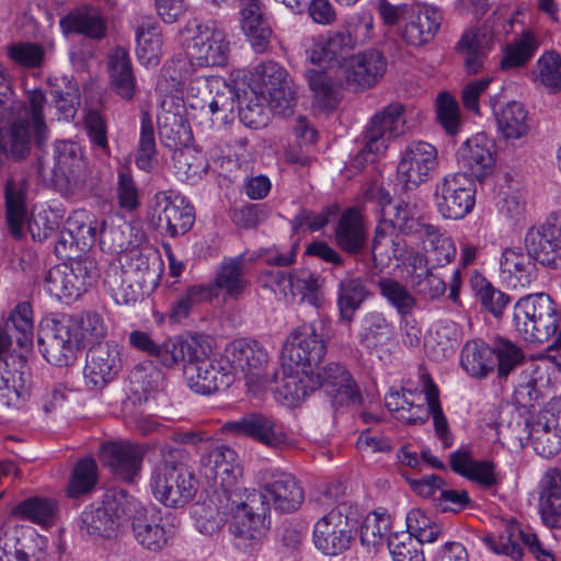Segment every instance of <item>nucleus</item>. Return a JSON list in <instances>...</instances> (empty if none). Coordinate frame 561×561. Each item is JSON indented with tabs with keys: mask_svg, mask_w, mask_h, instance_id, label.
<instances>
[{
	"mask_svg": "<svg viewBox=\"0 0 561 561\" xmlns=\"http://www.w3.org/2000/svg\"><path fill=\"white\" fill-rule=\"evenodd\" d=\"M539 512L550 528L561 527V470L549 468L540 481Z\"/></svg>",
	"mask_w": 561,
	"mask_h": 561,
	"instance_id": "41",
	"label": "nucleus"
},
{
	"mask_svg": "<svg viewBox=\"0 0 561 561\" xmlns=\"http://www.w3.org/2000/svg\"><path fill=\"white\" fill-rule=\"evenodd\" d=\"M204 340L188 363L184 364V378L191 390L209 396L229 388L233 382L232 366L229 359H211Z\"/></svg>",
	"mask_w": 561,
	"mask_h": 561,
	"instance_id": "7",
	"label": "nucleus"
},
{
	"mask_svg": "<svg viewBox=\"0 0 561 561\" xmlns=\"http://www.w3.org/2000/svg\"><path fill=\"white\" fill-rule=\"evenodd\" d=\"M130 494L124 490L108 491L98 506L85 508L80 517V529L92 537H111L126 518Z\"/></svg>",
	"mask_w": 561,
	"mask_h": 561,
	"instance_id": "12",
	"label": "nucleus"
},
{
	"mask_svg": "<svg viewBox=\"0 0 561 561\" xmlns=\"http://www.w3.org/2000/svg\"><path fill=\"white\" fill-rule=\"evenodd\" d=\"M460 365L470 377L486 378L495 368L493 345L478 339L467 341L461 350Z\"/></svg>",
	"mask_w": 561,
	"mask_h": 561,
	"instance_id": "49",
	"label": "nucleus"
},
{
	"mask_svg": "<svg viewBox=\"0 0 561 561\" xmlns=\"http://www.w3.org/2000/svg\"><path fill=\"white\" fill-rule=\"evenodd\" d=\"M227 357L232 366V375L239 369L251 381L260 378L268 363V353L256 340L238 339L227 347Z\"/></svg>",
	"mask_w": 561,
	"mask_h": 561,
	"instance_id": "35",
	"label": "nucleus"
},
{
	"mask_svg": "<svg viewBox=\"0 0 561 561\" xmlns=\"http://www.w3.org/2000/svg\"><path fill=\"white\" fill-rule=\"evenodd\" d=\"M201 472L216 490L230 496L241 476V467L238 462L237 453L226 445H218L201 457Z\"/></svg>",
	"mask_w": 561,
	"mask_h": 561,
	"instance_id": "26",
	"label": "nucleus"
},
{
	"mask_svg": "<svg viewBox=\"0 0 561 561\" xmlns=\"http://www.w3.org/2000/svg\"><path fill=\"white\" fill-rule=\"evenodd\" d=\"M403 114L404 106L393 102L371 118L365 131V146L354 160L356 168L375 162L379 156L386 152L389 141L405 131Z\"/></svg>",
	"mask_w": 561,
	"mask_h": 561,
	"instance_id": "8",
	"label": "nucleus"
},
{
	"mask_svg": "<svg viewBox=\"0 0 561 561\" xmlns=\"http://www.w3.org/2000/svg\"><path fill=\"white\" fill-rule=\"evenodd\" d=\"M203 335H192L186 339L181 336L167 339L158 344L152 357L167 368H172L181 362L185 364L192 358L203 341Z\"/></svg>",
	"mask_w": 561,
	"mask_h": 561,
	"instance_id": "52",
	"label": "nucleus"
},
{
	"mask_svg": "<svg viewBox=\"0 0 561 561\" xmlns=\"http://www.w3.org/2000/svg\"><path fill=\"white\" fill-rule=\"evenodd\" d=\"M370 297L371 293L366 280L360 276L347 273L336 286V307L340 321L352 323L356 312Z\"/></svg>",
	"mask_w": 561,
	"mask_h": 561,
	"instance_id": "38",
	"label": "nucleus"
},
{
	"mask_svg": "<svg viewBox=\"0 0 561 561\" xmlns=\"http://www.w3.org/2000/svg\"><path fill=\"white\" fill-rule=\"evenodd\" d=\"M306 78L319 108L333 110L337 104V88L323 70H309Z\"/></svg>",
	"mask_w": 561,
	"mask_h": 561,
	"instance_id": "64",
	"label": "nucleus"
},
{
	"mask_svg": "<svg viewBox=\"0 0 561 561\" xmlns=\"http://www.w3.org/2000/svg\"><path fill=\"white\" fill-rule=\"evenodd\" d=\"M525 248L540 264L561 267V211L551 213L541 225L530 228Z\"/></svg>",
	"mask_w": 561,
	"mask_h": 561,
	"instance_id": "21",
	"label": "nucleus"
},
{
	"mask_svg": "<svg viewBox=\"0 0 561 561\" xmlns=\"http://www.w3.org/2000/svg\"><path fill=\"white\" fill-rule=\"evenodd\" d=\"M437 167V150L426 141H412L402 151L398 164V176L407 190L427 181Z\"/></svg>",
	"mask_w": 561,
	"mask_h": 561,
	"instance_id": "29",
	"label": "nucleus"
},
{
	"mask_svg": "<svg viewBox=\"0 0 561 561\" xmlns=\"http://www.w3.org/2000/svg\"><path fill=\"white\" fill-rule=\"evenodd\" d=\"M451 470L484 488L499 483L495 465L489 460H476L468 449H458L450 454Z\"/></svg>",
	"mask_w": 561,
	"mask_h": 561,
	"instance_id": "44",
	"label": "nucleus"
},
{
	"mask_svg": "<svg viewBox=\"0 0 561 561\" xmlns=\"http://www.w3.org/2000/svg\"><path fill=\"white\" fill-rule=\"evenodd\" d=\"M136 54L140 64L146 67L157 66L162 53V36L159 28L150 23L136 30Z\"/></svg>",
	"mask_w": 561,
	"mask_h": 561,
	"instance_id": "59",
	"label": "nucleus"
},
{
	"mask_svg": "<svg viewBox=\"0 0 561 561\" xmlns=\"http://www.w3.org/2000/svg\"><path fill=\"white\" fill-rule=\"evenodd\" d=\"M0 334L3 335L8 343L5 353L10 348L13 340L23 348L32 344L33 340V319L30 304H19L10 313V317L0 325Z\"/></svg>",
	"mask_w": 561,
	"mask_h": 561,
	"instance_id": "50",
	"label": "nucleus"
},
{
	"mask_svg": "<svg viewBox=\"0 0 561 561\" xmlns=\"http://www.w3.org/2000/svg\"><path fill=\"white\" fill-rule=\"evenodd\" d=\"M254 79L261 99L275 108H289L296 99V90L287 70L274 60H266L254 68Z\"/></svg>",
	"mask_w": 561,
	"mask_h": 561,
	"instance_id": "24",
	"label": "nucleus"
},
{
	"mask_svg": "<svg viewBox=\"0 0 561 561\" xmlns=\"http://www.w3.org/2000/svg\"><path fill=\"white\" fill-rule=\"evenodd\" d=\"M125 263L118 267L137 283L152 282L157 277L158 255L150 249H130L125 254Z\"/></svg>",
	"mask_w": 561,
	"mask_h": 561,
	"instance_id": "56",
	"label": "nucleus"
},
{
	"mask_svg": "<svg viewBox=\"0 0 561 561\" xmlns=\"http://www.w3.org/2000/svg\"><path fill=\"white\" fill-rule=\"evenodd\" d=\"M152 218L171 238L185 234L194 225V207L178 191L167 190L153 196Z\"/></svg>",
	"mask_w": 561,
	"mask_h": 561,
	"instance_id": "17",
	"label": "nucleus"
},
{
	"mask_svg": "<svg viewBox=\"0 0 561 561\" xmlns=\"http://www.w3.org/2000/svg\"><path fill=\"white\" fill-rule=\"evenodd\" d=\"M458 162L470 174L482 181L495 167L494 142L484 133H478L467 139L458 149Z\"/></svg>",
	"mask_w": 561,
	"mask_h": 561,
	"instance_id": "33",
	"label": "nucleus"
},
{
	"mask_svg": "<svg viewBox=\"0 0 561 561\" xmlns=\"http://www.w3.org/2000/svg\"><path fill=\"white\" fill-rule=\"evenodd\" d=\"M104 285L118 305L136 302L141 297L145 283H137L117 265H111L105 273Z\"/></svg>",
	"mask_w": 561,
	"mask_h": 561,
	"instance_id": "53",
	"label": "nucleus"
},
{
	"mask_svg": "<svg viewBox=\"0 0 561 561\" xmlns=\"http://www.w3.org/2000/svg\"><path fill=\"white\" fill-rule=\"evenodd\" d=\"M45 102V94L41 90H33L28 93L30 119H18L11 126L9 152L14 159H22L30 152L32 133L37 144L41 145L46 130L42 115Z\"/></svg>",
	"mask_w": 561,
	"mask_h": 561,
	"instance_id": "27",
	"label": "nucleus"
},
{
	"mask_svg": "<svg viewBox=\"0 0 561 561\" xmlns=\"http://www.w3.org/2000/svg\"><path fill=\"white\" fill-rule=\"evenodd\" d=\"M358 512L346 503L339 504L313 526L314 547L325 556H339L348 550L357 535Z\"/></svg>",
	"mask_w": 561,
	"mask_h": 561,
	"instance_id": "6",
	"label": "nucleus"
},
{
	"mask_svg": "<svg viewBox=\"0 0 561 561\" xmlns=\"http://www.w3.org/2000/svg\"><path fill=\"white\" fill-rule=\"evenodd\" d=\"M405 20L401 34L403 41L409 45L420 46L435 37L443 22V12L428 3L412 2Z\"/></svg>",
	"mask_w": 561,
	"mask_h": 561,
	"instance_id": "32",
	"label": "nucleus"
},
{
	"mask_svg": "<svg viewBox=\"0 0 561 561\" xmlns=\"http://www.w3.org/2000/svg\"><path fill=\"white\" fill-rule=\"evenodd\" d=\"M213 297V288L207 285H194L188 287L185 293L172 302L169 311L170 321L182 322L190 316L195 306L211 300Z\"/></svg>",
	"mask_w": 561,
	"mask_h": 561,
	"instance_id": "63",
	"label": "nucleus"
},
{
	"mask_svg": "<svg viewBox=\"0 0 561 561\" xmlns=\"http://www.w3.org/2000/svg\"><path fill=\"white\" fill-rule=\"evenodd\" d=\"M470 287L483 308L495 318L502 317L510 297L495 288L481 273L474 271L470 277Z\"/></svg>",
	"mask_w": 561,
	"mask_h": 561,
	"instance_id": "58",
	"label": "nucleus"
},
{
	"mask_svg": "<svg viewBox=\"0 0 561 561\" xmlns=\"http://www.w3.org/2000/svg\"><path fill=\"white\" fill-rule=\"evenodd\" d=\"M535 259L522 248H506L500 259V279L512 289L528 288L537 278Z\"/></svg>",
	"mask_w": 561,
	"mask_h": 561,
	"instance_id": "36",
	"label": "nucleus"
},
{
	"mask_svg": "<svg viewBox=\"0 0 561 561\" xmlns=\"http://www.w3.org/2000/svg\"><path fill=\"white\" fill-rule=\"evenodd\" d=\"M394 327L382 312L369 311L360 320L359 344L369 352L379 351L392 342Z\"/></svg>",
	"mask_w": 561,
	"mask_h": 561,
	"instance_id": "45",
	"label": "nucleus"
},
{
	"mask_svg": "<svg viewBox=\"0 0 561 561\" xmlns=\"http://www.w3.org/2000/svg\"><path fill=\"white\" fill-rule=\"evenodd\" d=\"M327 353L322 337L313 324L305 323L291 331L287 336L280 353L282 367L302 371L313 370Z\"/></svg>",
	"mask_w": 561,
	"mask_h": 561,
	"instance_id": "11",
	"label": "nucleus"
},
{
	"mask_svg": "<svg viewBox=\"0 0 561 561\" xmlns=\"http://www.w3.org/2000/svg\"><path fill=\"white\" fill-rule=\"evenodd\" d=\"M527 440L536 454L543 458L561 449V401H551L525 424Z\"/></svg>",
	"mask_w": 561,
	"mask_h": 561,
	"instance_id": "19",
	"label": "nucleus"
},
{
	"mask_svg": "<svg viewBox=\"0 0 561 561\" xmlns=\"http://www.w3.org/2000/svg\"><path fill=\"white\" fill-rule=\"evenodd\" d=\"M425 224L417 218L415 207L408 202L401 201L392 207L385 208L373 239L371 259L375 266L379 265V259L380 263L383 256L390 259L388 247L391 245V239L399 236L397 231L416 237Z\"/></svg>",
	"mask_w": 561,
	"mask_h": 561,
	"instance_id": "9",
	"label": "nucleus"
},
{
	"mask_svg": "<svg viewBox=\"0 0 561 561\" xmlns=\"http://www.w3.org/2000/svg\"><path fill=\"white\" fill-rule=\"evenodd\" d=\"M98 276L95 261L81 257L49 268L45 285L50 295L58 299H77L92 286Z\"/></svg>",
	"mask_w": 561,
	"mask_h": 561,
	"instance_id": "10",
	"label": "nucleus"
},
{
	"mask_svg": "<svg viewBox=\"0 0 561 561\" xmlns=\"http://www.w3.org/2000/svg\"><path fill=\"white\" fill-rule=\"evenodd\" d=\"M27 181L23 175H14L8 179L4 186V199L7 222L14 238L23 236L25 224L33 240L44 241L60 227V217L51 209L34 211L27 220L26 210Z\"/></svg>",
	"mask_w": 561,
	"mask_h": 561,
	"instance_id": "2",
	"label": "nucleus"
},
{
	"mask_svg": "<svg viewBox=\"0 0 561 561\" xmlns=\"http://www.w3.org/2000/svg\"><path fill=\"white\" fill-rule=\"evenodd\" d=\"M125 520H130L136 541L150 551H159L175 535V518L164 523L130 495Z\"/></svg>",
	"mask_w": 561,
	"mask_h": 561,
	"instance_id": "15",
	"label": "nucleus"
},
{
	"mask_svg": "<svg viewBox=\"0 0 561 561\" xmlns=\"http://www.w3.org/2000/svg\"><path fill=\"white\" fill-rule=\"evenodd\" d=\"M261 494L267 505L282 513H291L304 502V490L297 479L279 468L266 467L256 474Z\"/></svg>",
	"mask_w": 561,
	"mask_h": 561,
	"instance_id": "16",
	"label": "nucleus"
},
{
	"mask_svg": "<svg viewBox=\"0 0 561 561\" xmlns=\"http://www.w3.org/2000/svg\"><path fill=\"white\" fill-rule=\"evenodd\" d=\"M185 103L196 112L191 114L193 119L213 126L216 122H228L237 106L238 95L231 85L199 76L188 81Z\"/></svg>",
	"mask_w": 561,
	"mask_h": 561,
	"instance_id": "3",
	"label": "nucleus"
},
{
	"mask_svg": "<svg viewBox=\"0 0 561 561\" xmlns=\"http://www.w3.org/2000/svg\"><path fill=\"white\" fill-rule=\"evenodd\" d=\"M311 387L323 389L337 410L351 404H359L362 394L350 371L340 363H329L320 371H314Z\"/></svg>",
	"mask_w": 561,
	"mask_h": 561,
	"instance_id": "28",
	"label": "nucleus"
},
{
	"mask_svg": "<svg viewBox=\"0 0 561 561\" xmlns=\"http://www.w3.org/2000/svg\"><path fill=\"white\" fill-rule=\"evenodd\" d=\"M7 339L0 334V402L7 408L20 409L28 391L21 368L23 362L5 353Z\"/></svg>",
	"mask_w": 561,
	"mask_h": 561,
	"instance_id": "31",
	"label": "nucleus"
},
{
	"mask_svg": "<svg viewBox=\"0 0 561 561\" xmlns=\"http://www.w3.org/2000/svg\"><path fill=\"white\" fill-rule=\"evenodd\" d=\"M293 289L289 297H299L300 301L307 302L316 308L323 304L321 294L322 280L308 270L294 271Z\"/></svg>",
	"mask_w": 561,
	"mask_h": 561,
	"instance_id": "62",
	"label": "nucleus"
},
{
	"mask_svg": "<svg viewBox=\"0 0 561 561\" xmlns=\"http://www.w3.org/2000/svg\"><path fill=\"white\" fill-rule=\"evenodd\" d=\"M285 377L283 379L279 392L284 396L287 404H295L305 400L317 387H311V380L314 379V370L302 371L298 369L290 371L283 368Z\"/></svg>",
	"mask_w": 561,
	"mask_h": 561,
	"instance_id": "61",
	"label": "nucleus"
},
{
	"mask_svg": "<svg viewBox=\"0 0 561 561\" xmlns=\"http://www.w3.org/2000/svg\"><path fill=\"white\" fill-rule=\"evenodd\" d=\"M496 122L504 140L514 147H520L530 130L528 112L525 105L517 101L508 102L496 114Z\"/></svg>",
	"mask_w": 561,
	"mask_h": 561,
	"instance_id": "42",
	"label": "nucleus"
},
{
	"mask_svg": "<svg viewBox=\"0 0 561 561\" xmlns=\"http://www.w3.org/2000/svg\"><path fill=\"white\" fill-rule=\"evenodd\" d=\"M267 512V502L261 493L255 491L249 494L244 502L237 504L229 529L239 540V546L247 548L260 540Z\"/></svg>",
	"mask_w": 561,
	"mask_h": 561,
	"instance_id": "22",
	"label": "nucleus"
},
{
	"mask_svg": "<svg viewBox=\"0 0 561 561\" xmlns=\"http://www.w3.org/2000/svg\"><path fill=\"white\" fill-rule=\"evenodd\" d=\"M229 43L225 32L214 21L195 26L186 54L199 67L225 66L228 61Z\"/></svg>",
	"mask_w": 561,
	"mask_h": 561,
	"instance_id": "20",
	"label": "nucleus"
},
{
	"mask_svg": "<svg viewBox=\"0 0 561 561\" xmlns=\"http://www.w3.org/2000/svg\"><path fill=\"white\" fill-rule=\"evenodd\" d=\"M415 238L422 243L425 253L428 254L433 267L444 266L455 257L454 241L442 228L425 224Z\"/></svg>",
	"mask_w": 561,
	"mask_h": 561,
	"instance_id": "48",
	"label": "nucleus"
},
{
	"mask_svg": "<svg viewBox=\"0 0 561 561\" xmlns=\"http://www.w3.org/2000/svg\"><path fill=\"white\" fill-rule=\"evenodd\" d=\"M106 332V324L96 312H88L81 318L62 313L46 322L38 335L37 346L49 364L66 367L77 359L85 340H101Z\"/></svg>",
	"mask_w": 561,
	"mask_h": 561,
	"instance_id": "1",
	"label": "nucleus"
},
{
	"mask_svg": "<svg viewBox=\"0 0 561 561\" xmlns=\"http://www.w3.org/2000/svg\"><path fill=\"white\" fill-rule=\"evenodd\" d=\"M56 502L39 496H33L18 504L12 514L21 519L30 520L41 526H48L53 523L56 514Z\"/></svg>",
	"mask_w": 561,
	"mask_h": 561,
	"instance_id": "60",
	"label": "nucleus"
},
{
	"mask_svg": "<svg viewBox=\"0 0 561 561\" xmlns=\"http://www.w3.org/2000/svg\"><path fill=\"white\" fill-rule=\"evenodd\" d=\"M378 288L381 297L396 310L400 319L411 317L417 308L416 297L399 280L382 277L378 280Z\"/></svg>",
	"mask_w": 561,
	"mask_h": 561,
	"instance_id": "55",
	"label": "nucleus"
},
{
	"mask_svg": "<svg viewBox=\"0 0 561 561\" xmlns=\"http://www.w3.org/2000/svg\"><path fill=\"white\" fill-rule=\"evenodd\" d=\"M108 72L113 90L124 100H131L136 93V78L128 51L114 47L108 53Z\"/></svg>",
	"mask_w": 561,
	"mask_h": 561,
	"instance_id": "47",
	"label": "nucleus"
},
{
	"mask_svg": "<svg viewBox=\"0 0 561 561\" xmlns=\"http://www.w3.org/2000/svg\"><path fill=\"white\" fill-rule=\"evenodd\" d=\"M54 168L47 170L38 159L37 172L44 180L65 181L72 187H81L90 176V169L79 144L59 140L54 145Z\"/></svg>",
	"mask_w": 561,
	"mask_h": 561,
	"instance_id": "14",
	"label": "nucleus"
},
{
	"mask_svg": "<svg viewBox=\"0 0 561 561\" xmlns=\"http://www.w3.org/2000/svg\"><path fill=\"white\" fill-rule=\"evenodd\" d=\"M541 46L540 33L534 27H525L512 42L503 47L499 61L502 70L525 67Z\"/></svg>",
	"mask_w": 561,
	"mask_h": 561,
	"instance_id": "39",
	"label": "nucleus"
},
{
	"mask_svg": "<svg viewBox=\"0 0 561 561\" xmlns=\"http://www.w3.org/2000/svg\"><path fill=\"white\" fill-rule=\"evenodd\" d=\"M528 78L548 94L561 91V54L554 49L545 50L531 66Z\"/></svg>",
	"mask_w": 561,
	"mask_h": 561,
	"instance_id": "46",
	"label": "nucleus"
},
{
	"mask_svg": "<svg viewBox=\"0 0 561 561\" xmlns=\"http://www.w3.org/2000/svg\"><path fill=\"white\" fill-rule=\"evenodd\" d=\"M48 87L57 110L66 119L73 118L80 100L77 81L66 75L54 76L48 79Z\"/></svg>",
	"mask_w": 561,
	"mask_h": 561,
	"instance_id": "54",
	"label": "nucleus"
},
{
	"mask_svg": "<svg viewBox=\"0 0 561 561\" xmlns=\"http://www.w3.org/2000/svg\"><path fill=\"white\" fill-rule=\"evenodd\" d=\"M241 27L256 53L266 50L272 30L260 0H240Z\"/></svg>",
	"mask_w": 561,
	"mask_h": 561,
	"instance_id": "40",
	"label": "nucleus"
},
{
	"mask_svg": "<svg viewBox=\"0 0 561 561\" xmlns=\"http://www.w3.org/2000/svg\"><path fill=\"white\" fill-rule=\"evenodd\" d=\"M123 366L121 347L114 343H98L85 356L83 377L91 390H102L119 374Z\"/></svg>",
	"mask_w": 561,
	"mask_h": 561,
	"instance_id": "25",
	"label": "nucleus"
},
{
	"mask_svg": "<svg viewBox=\"0 0 561 561\" xmlns=\"http://www.w3.org/2000/svg\"><path fill=\"white\" fill-rule=\"evenodd\" d=\"M254 261H256V257H249L248 253L225 259L217 270L214 285H208L213 288L214 297L218 296L216 290H220L224 291L227 298H240L249 285L244 274V265Z\"/></svg>",
	"mask_w": 561,
	"mask_h": 561,
	"instance_id": "37",
	"label": "nucleus"
},
{
	"mask_svg": "<svg viewBox=\"0 0 561 561\" xmlns=\"http://www.w3.org/2000/svg\"><path fill=\"white\" fill-rule=\"evenodd\" d=\"M387 59L375 48L365 49L353 55L345 69L348 85L355 89H369L376 85L387 70Z\"/></svg>",
	"mask_w": 561,
	"mask_h": 561,
	"instance_id": "34",
	"label": "nucleus"
},
{
	"mask_svg": "<svg viewBox=\"0 0 561 561\" xmlns=\"http://www.w3.org/2000/svg\"><path fill=\"white\" fill-rule=\"evenodd\" d=\"M336 245L344 252L355 255L365 247L367 233L363 217L356 208L342 213L334 230Z\"/></svg>",
	"mask_w": 561,
	"mask_h": 561,
	"instance_id": "43",
	"label": "nucleus"
},
{
	"mask_svg": "<svg viewBox=\"0 0 561 561\" xmlns=\"http://www.w3.org/2000/svg\"><path fill=\"white\" fill-rule=\"evenodd\" d=\"M434 201L446 219H462L476 203V184L465 172L444 176L435 187Z\"/></svg>",
	"mask_w": 561,
	"mask_h": 561,
	"instance_id": "13",
	"label": "nucleus"
},
{
	"mask_svg": "<svg viewBox=\"0 0 561 561\" xmlns=\"http://www.w3.org/2000/svg\"><path fill=\"white\" fill-rule=\"evenodd\" d=\"M145 455V446L128 440L106 442L99 451L102 465L127 483H134L139 478Z\"/></svg>",
	"mask_w": 561,
	"mask_h": 561,
	"instance_id": "23",
	"label": "nucleus"
},
{
	"mask_svg": "<svg viewBox=\"0 0 561 561\" xmlns=\"http://www.w3.org/2000/svg\"><path fill=\"white\" fill-rule=\"evenodd\" d=\"M228 431L248 435L271 448L291 446V438L284 426L263 413H249L226 424Z\"/></svg>",
	"mask_w": 561,
	"mask_h": 561,
	"instance_id": "30",
	"label": "nucleus"
},
{
	"mask_svg": "<svg viewBox=\"0 0 561 561\" xmlns=\"http://www.w3.org/2000/svg\"><path fill=\"white\" fill-rule=\"evenodd\" d=\"M59 25L64 33L82 34L90 38H102L106 26L103 19L93 8H79L62 16Z\"/></svg>",
	"mask_w": 561,
	"mask_h": 561,
	"instance_id": "51",
	"label": "nucleus"
},
{
	"mask_svg": "<svg viewBox=\"0 0 561 561\" xmlns=\"http://www.w3.org/2000/svg\"><path fill=\"white\" fill-rule=\"evenodd\" d=\"M513 325L526 342L542 344L556 335L561 325V311L549 295H527L514 305Z\"/></svg>",
	"mask_w": 561,
	"mask_h": 561,
	"instance_id": "5",
	"label": "nucleus"
},
{
	"mask_svg": "<svg viewBox=\"0 0 561 561\" xmlns=\"http://www.w3.org/2000/svg\"><path fill=\"white\" fill-rule=\"evenodd\" d=\"M422 390H409L404 410L401 412V419L408 424H423L430 415V388L436 387L431 376L426 373L421 374Z\"/></svg>",
	"mask_w": 561,
	"mask_h": 561,
	"instance_id": "57",
	"label": "nucleus"
},
{
	"mask_svg": "<svg viewBox=\"0 0 561 561\" xmlns=\"http://www.w3.org/2000/svg\"><path fill=\"white\" fill-rule=\"evenodd\" d=\"M501 13H494L480 27L466 31L456 45L465 71L476 75L483 70L490 51L500 32Z\"/></svg>",
	"mask_w": 561,
	"mask_h": 561,
	"instance_id": "18",
	"label": "nucleus"
},
{
	"mask_svg": "<svg viewBox=\"0 0 561 561\" xmlns=\"http://www.w3.org/2000/svg\"><path fill=\"white\" fill-rule=\"evenodd\" d=\"M179 450L163 446L161 461L154 466L150 477L153 497L168 507H182L197 492V480L183 463L178 462Z\"/></svg>",
	"mask_w": 561,
	"mask_h": 561,
	"instance_id": "4",
	"label": "nucleus"
}]
</instances>
